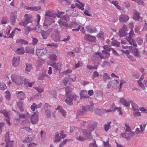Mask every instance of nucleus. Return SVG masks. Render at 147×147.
I'll list each match as a JSON object with an SVG mask.
<instances>
[{
	"mask_svg": "<svg viewBox=\"0 0 147 147\" xmlns=\"http://www.w3.org/2000/svg\"><path fill=\"white\" fill-rule=\"evenodd\" d=\"M67 98L65 100L66 102L69 105H72V98L74 100H76V98L78 97L76 95H72L71 92H66V95Z\"/></svg>",
	"mask_w": 147,
	"mask_h": 147,
	"instance_id": "f257e3e1",
	"label": "nucleus"
},
{
	"mask_svg": "<svg viewBox=\"0 0 147 147\" xmlns=\"http://www.w3.org/2000/svg\"><path fill=\"white\" fill-rule=\"evenodd\" d=\"M135 35L133 30L132 29H131L129 33V36L126 37L125 38L131 45H133L134 47H136L137 46L136 43L133 39L132 38V37Z\"/></svg>",
	"mask_w": 147,
	"mask_h": 147,
	"instance_id": "f03ea898",
	"label": "nucleus"
},
{
	"mask_svg": "<svg viewBox=\"0 0 147 147\" xmlns=\"http://www.w3.org/2000/svg\"><path fill=\"white\" fill-rule=\"evenodd\" d=\"M33 17L32 15L26 14L24 16V20H21L19 24L24 23L28 24L29 23H32V21Z\"/></svg>",
	"mask_w": 147,
	"mask_h": 147,
	"instance_id": "7ed1b4c3",
	"label": "nucleus"
},
{
	"mask_svg": "<svg viewBox=\"0 0 147 147\" xmlns=\"http://www.w3.org/2000/svg\"><path fill=\"white\" fill-rule=\"evenodd\" d=\"M30 120L31 123L33 124L37 123L38 121V114L36 113H34L31 116Z\"/></svg>",
	"mask_w": 147,
	"mask_h": 147,
	"instance_id": "20e7f679",
	"label": "nucleus"
},
{
	"mask_svg": "<svg viewBox=\"0 0 147 147\" xmlns=\"http://www.w3.org/2000/svg\"><path fill=\"white\" fill-rule=\"evenodd\" d=\"M76 76L73 75L72 78H70L69 76H68V77H65L63 80L62 82L66 86L69 80L71 82H74L76 80Z\"/></svg>",
	"mask_w": 147,
	"mask_h": 147,
	"instance_id": "39448f33",
	"label": "nucleus"
},
{
	"mask_svg": "<svg viewBox=\"0 0 147 147\" xmlns=\"http://www.w3.org/2000/svg\"><path fill=\"white\" fill-rule=\"evenodd\" d=\"M17 12L16 11H13L11 13L10 17V20L12 24H14L17 19Z\"/></svg>",
	"mask_w": 147,
	"mask_h": 147,
	"instance_id": "423d86ee",
	"label": "nucleus"
},
{
	"mask_svg": "<svg viewBox=\"0 0 147 147\" xmlns=\"http://www.w3.org/2000/svg\"><path fill=\"white\" fill-rule=\"evenodd\" d=\"M96 37L88 34H86L84 36V39L88 41L94 42L96 40Z\"/></svg>",
	"mask_w": 147,
	"mask_h": 147,
	"instance_id": "0eeeda50",
	"label": "nucleus"
},
{
	"mask_svg": "<svg viewBox=\"0 0 147 147\" xmlns=\"http://www.w3.org/2000/svg\"><path fill=\"white\" fill-rule=\"evenodd\" d=\"M47 52V50L45 49L36 50V55L39 57L46 54Z\"/></svg>",
	"mask_w": 147,
	"mask_h": 147,
	"instance_id": "6e6552de",
	"label": "nucleus"
},
{
	"mask_svg": "<svg viewBox=\"0 0 147 147\" xmlns=\"http://www.w3.org/2000/svg\"><path fill=\"white\" fill-rule=\"evenodd\" d=\"M140 13L139 12L136 10H134L133 16V19L138 21L142 20V18L140 16Z\"/></svg>",
	"mask_w": 147,
	"mask_h": 147,
	"instance_id": "1a4fd4ad",
	"label": "nucleus"
},
{
	"mask_svg": "<svg viewBox=\"0 0 147 147\" xmlns=\"http://www.w3.org/2000/svg\"><path fill=\"white\" fill-rule=\"evenodd\" d=\"M0 113L3 114L5 117H7V119H6L7 123L9 125H10L11 123L8 119V113L5 109L3 110L2 109H0Z\"/></svg>",
	"mask_w": 147,
	"mask_h": 147,
	"instance_id": "9d476101",
	"label": "nucleus"
},
{
	"mask_svg": "<svg viewBox=\"0 0 147 147\" xmlns=\"http://www.w3.org/2000/svg\"><path fill=\"white\" fill-rule=\"evenodd\" d=\"M129 19V17L125 15H121L119 17V21L122 22H126Z\"/></svg>",
	"mask_w": 147,
	"mask_h": 147,
	"instance_id": "9b49d317",
	"label": "nucleus"
},
{
	"mask_svg": "<svg viewBox=\"0 0 147 147\" xmlns=\"http://www.w3.org/2000/svg\"><path fill=\"white\" fill-rule=\"evenodd\" d=\"M86 31L90 33H95L97 32V30L96 28L95 27H91L90 26L86 27Z\"/></svg>",
	"mask_w": 147,
	"mask_h": 147,
	"instance_id": "f8f14e48",
	"label": "nucleus"
},
{
	"mask_svg": "<svg viewBox=\"0 0 147 147\" xmlns=\"http://www.w3.org/2000/svg\"><path fill=\"white\" fill-rule=\"evenodd\" d=\"M127 102L124 98H121L120 99V102L124 106L129 107H130V102Z\"/></svg>",
	"mask_w": 147,
	"mask_h": 147,
	"instance_id": "ddd939ff",
	"label": "nucleus"
},
{
	"mask_svg": "<svg viewBox=\"0 0 147 147\" xmlns=\"http://www.w3.org/2000/svg\"><path fill=\"white\" fill-rule=\"evenodd\" d=\"M25 78H24V77L20 76L18 79V82H17V83L16 84L18 85H20L22 84L24 82L25 84V80H26Z\"/></svg>",
	"mask_w": 147,
	"mask_h": 147,
	"instance_id": "4468645a",
	"label": "nucleus"
},
{
	"mask_svg": "<svg viewBox=\"0 0 147 147\" xmlns=\"http://www.w3.org/2000/svg\"><path fill=\"white\" fill-rule=\"evenodd\" d=\"M36 31L38 32L41 33L42 36L44 38L46 39L47 38L46 32L42 30L40 27H38V29H36Z\"/></svg>",
	"mask_w": 147,
	"mask_h": 147,
	"instance_id": "2eb2a0df",
	"label": "nucleus"
},
{
	"mask_svg": "<svg viewBox=\"0 0 147 147\" xmlns=\"http://www.w3.org/2000/svg\"><path fill=\"white\" fill-rule=\"evenodd\" d=\"M56 110H58L64 117H65L66 115V113L65 110L63 109L62 107L59 106L56 109Z\"/></svg>",
	"mask_w": 147,
	"mask_h": 147,
	"instance_id": "dca6fc26",
	"label": "nucleus"
},
{
	"mask_svg": "<svg viewBox=\"0 0 147 147\" xmlns=\"http://www.w3.org/2000/svg\"><path fill=\"white\" fill-rule=\"evenodd\" d=\"M89 110L91 111L93 110L92 105L87 106L85 107H83L82 108V112L83 113L86 112L87 110Z\"/></svg>",
	"mask_w": 147,
	"mask_h": 147,
	"instance_id": "f3484780",
	"label": "nucleus"
},
{
	"mask_svg": "<svg viewBox=\"0 0 147 147\" xmlns=\"http://www.w3.org/2000/svg\"><path fill=\"white\" fill-rule=\"evenodd\" d=\"M82 131L84 135L88 139H91L92 138V136L90 133V132L87 131V130L85 129L82 130Z\"/></svg>",
	"mask_w": 147,
	"mask_h": 147,
	"instance_id": "a211bd4d",
	"label": "nucleus"
},
{
	"mask_svg": "<svg viewBox=\"0 0 147 147\" xmlns=\"http://www.w3.org/2000/svg\"><path fill=\"white\" fill-rule=\"evenodd\" d=\"M20 61V58L19 57H14L13 58L12 64L15 67L17 66Z\"/></svg>",
	"mask_w": 147,
	"mask_h": 147,
	"instance_id": "6ab92c4d",
	"label": "nucleus"
},
{
	"mask_svg": "<svg viewBox=\"0 0 147 147\" xmlns=\"http://www.w3.org/2000/svg\"><path fill=\"white\" fill-rule=\"evenodd\" d=\"M40 9L41 7L39 6H34L32 7L27 6L26 7V9L27 10H30L31 11H37L38 10Z\"/></svg>",
	"mask_w": 147,
	"mask_h": 147,
	"instance_id": "aec40b11",
	"label": "nucleus"
},
{
	"mask_svg": "<svg viewBox=\"0 0 147 147\" xmlns=\"http://www.w3.org/2000/svg\"><path fill=\"white\" fill-rule=\"evenodd\" d=\"M26 65L25 73L28 74L31 71L32 67V65L30 64L26 63Z\"/></svg>",
	"mask_w": 147,
	"mask_h": 147,
	"instance_id": "412c9836",
	"label": "nucleus"
},
{
	"mask_svg": "<svg viewBox=\"0 0 147 147\" xmlns=\"http://www.w3.org/2000/svg\"><path fill=\"white\" fill-rule=\"evenodd\" d=\"M19 25L21 26H23L25 28V32L26 33H28L31 30V28L29 26H27V24H24V23H22L21 24H19Z\"/></svg>",
	"mask_w": 147,
	"mask_h": 147,
	"instance_id": "4be33fe9",
	"label": "nucleus"
},
{
	"mask_svg": "<svg viewBox=\"0 0 147 147\" xmlns=\"http://www.w3.org/2000/svg\"><path fill=\"white\" fill-rule=\"evenodd\" d=\"M19 76L15 74L12 75L11 76V79L12 81L15 82V84L17 83Z\"/></svg>",
	"mask_w": 147,
	"mask_h": 147,
	"instance_id": "5701e85b",
	"label": "nucleus"
},
{
	"mask_svg": "<svg viewBox=\"0 0 147 147\" xmlns=\"http://www.w3.org/2000/svg\"><path fill=\"white\" fill-rule=\"evenodd\" d=\"M49 58L50 60L51 61H53V62L56 61L57 60V56L55 54H54L49 55Z\"/></svg>",
	"mask_w": 147,
	"mask_h": 147,
	"instance_id": "b1692460",
	"label": "nucleus"
},
{
	"mask_svg": "<svg viewBox=\"0 0 147 147\" xmlns=\"http://www.w3.org/2000/svg\"><path fill=\"white\" fill-rule=\"evenodd\" d=\"M75 5L77 7L81 9L82 11L84 10V7L85 6V5L84 4L82 3H79V4L77 3H76Z\"/></svg>",
	"mask_w": 147,
	"mask_h": 147,
	"instance_id": "393cba45",
	"label": "nucleus"
},
{
	"mask_svg": "<svg viewBox=\"0 0 147 147\" xmlns=\"http://www.w3.org/2000/svg\"><path fill=\"white\" fill-rule=\"evenodd\" d=\"M61 137L58 133H56L55 135L54 142H59L61 140Z\"/></svg>",
	"mask_w": 147,
	"mask_h": 147,
	"instance_id": "a878e982",
	"label": "nucleus"
},
{
	"mask_svg": "<svg viewBox=\"0 0 147 147\" xmlns=\"http://www.w3.org/2000/svg\"><path fill=\"white\" fill-rule=\"evenodd\" d=\"M25 51L23 47L18 48L16 51V53L19 55H21L24 53Z\"/></svg>",
	"mask_w": 147,
	"mask_h": 147,
	"instance_id": "bb28decb",
	"label": "nucleus"
},
{
	"mask_svg": "<svg viewBox=\"0 0 147 147\" xmlns=\"http://www.w3.org/2000/svg\"><path fill=\"white\" fill-rule=\"evenodd\" d=\"M53 39L55 42H59L60 41V34L57 32V34L55 35L53 37Z\"/></svg>",
	"mask_w": 147,
	"mask_h": 147,
	"instance_id": "cd10ccee",
	"label": "nucleus"
},
{
	"mask_svg": "<svg viewBox=\"0 0 147 147\" xmlns=\"http://www.w3.org/2000/svg\"><path fill=\"white\" fill-rule=\"evenodd\" d=\"M123 30H119V35L120 37H123L125 36L127 34L126 31Z\"/></svg>",
	"mask_w": 147,
	"mask_h": 147,
	"instance_id": "c85d7f7f",
	"label": "nucleus"
},
{
	"mask_svg": "<svg viewBox=\"0 0 147 147\" xmlns=\"http://www.w3.org/2000/svg\"><path fill=\"white\" fill-rule=\"evenodd\" d=\"M111 123V121L108 122L107 124L104 125L105 130L106 131H108L111 127L110 124Z\"/></svg>",
	"mask_w": 147,
	"mask_h": 147,
	"instance_id": "c756f323",
	"label": "nucleus"
},
{
	"mask_svg": "<svg viewBox=\"0 0 147 147\" xmlns=\"http://www.w3.org/2000/svg\"><path fill=\"white\" fill-rule=\"evenodd\" d=\"M32 137H30L28 136L25 138L23 140V142L24 143H29L32 142Z\"/></svg>",
	"mask_w": 147,
	"mask_h": 147,
	"instance_id": "7c9ffc66",
	"label": "nucleus"
},
{
	"mask_svg": "<svg viewBox=\"0 0 147 147\" xmlns=\"http://www.w3.org/2000/svg\"><path fill=\"white\" fill-rule=\"evenodd\" d=\"M34 49L30 47H28L26 49V53L32 54L34 53Z\"/></svg>",
	"mask_w": 147,
	"mask_h": 147,
	"instance_id": "2f4dec72",
	"label": "nucleus"
},
{
	"mask_svg": "<svg viewBox=\"0 0 147 147\" xmlns=\"http://www.w3.org/2000/svg\"><path fill=\"white\" fill-rule=\"evenodd\" d=\"M17 96L18 98L20 100H23L25 98L24 92H18Z\"/></svg>",
	"mask_w": 147,
	"mask_h": 147,
	"instance_id": "473e14b6",
	"label": "nucleus"
},
{
	"mask_svg": "<svg viewBox=\"0 0 147 147\" xmlns=\"http://www.w3.org/2000/svg\"><path fill=\"white\" fill-rule=\"evenodd\" d=\"M96 126V125H93L90 126H89L88 127L87 131L89 132H91L95 129Z\"/></svg>",
	"mask_w": 147,
	"mask_h": 147,
	"instance_id": "72a5a7b5",
	"label": "nucleus"
},
{
	"mask_svg": "<svg viewBox=\"0 0 147 147\" xmlns=\"http://www.w3.org/2000/svg\"><path fill=\"white\" fill-rule=\"evenodd\" d=\"M58 23H59V24L61 26H65L66 27H68V25L66 23V22H65L62 21L61 20H59L58 21Z\"/></svg>",
	"mask_w": 147,
	"mask_h": 147,
	"instance_id": "f704fd0d",
	"label": "nucleus"
},
{
	"mask_svg": "<svg viewBox=\"0 0 147 147\" xmlns=\"http://www.w3.org/2000/svg\"><path fill=\"white\" fill-rule=\"evenodd\" d=\"M120 136L122 138H125L126 140H128L129 137H128V133L123 132L120 134Z\"/></svg>",
	"mask_w": 147,
	"mask_h": 147,
	"instance_id": "c9c22d12",
	"label": "nucleus"
},
{
	"mask_svg": "<svg viewBox=\"0 0 147 147\" xmlns=\"http://www.w3.org/2000/svg\"><path fill=\"white\" fill-rule=\"evenodd\" d=\"M130 103H131V105L132 107V110L133 111H135L136 110H139V108L136 104L133 102L132 101L130 102Z\"/></svg>",
	"mask_w": 147,
	"mask_h": 147,
	"instance_id": "e433bc0d",
	"label": "nucleus"
},
{
	"mask_svg": "<svg viewBox=\"0 0 147 147\" xmlns=\"http://www.w3.org/2000/svg\"><path fill=\"white\" fill-rule=\"evenodd\" d=\"M125 127L124 128L125 132H129L131 131V129L128 124L126 123L125 124Z\"/></svg>",
	"mask_w": 147,
	"mask_h": 147,
	"instance_id": "4c0bfd02",
	"label": "nucleus"
},
{
	"mask_svg": "<svg viewBox=\"0 0 147 147\" xmlns=\"http://www.w3.org/2000/svg\"><path fill=\"white\" fill-rule=\"evenodd\" d=\"M16 42L20 43L21 44L24 45H28V42L26 40H25L22 39H20L16 41Z\"/></svg>",
	"mask_w": 147,
	"mask_h": 147,
	"instance_id": "58836bf2",
	"label": "nucleus"
},
{
	"mask_svg": "<svg viewBox=\"0 0 147 147\" xmlns=\"http://www.w3.org/2000/svg\"><path fill=\"white\" fill-rule=\"evenodd\" d=\"M143 79L140 78L139 80H137V82L139 86L142 89L144 90L145 89V87L141 82V81Z\"/></svg>",
	"mask_w": 147,
	"mask_h": 147,
	"instance_id": "ea45409f",
	"label": "nucleus"
},
{
	"mask_svg": "<svg viewBox=\"0 0 147 147\" xmlns=\"http://www.w3.org/2000/svg\"><path fill=\"white\" fill-rule=\"evenodd\" d=\"M80 98H86L88 97L87 92H80Z\"/></svg>",
	"mask_w": 147,
	"mask_h": 147,
	"instance_id": "a19ab883",
	"label": "nucleus"
},
{
	"mask_svg": "<svg viewBox=\"0 0 147 147\" xmlns=\"http://www.w3.org/2000/svg\"><path fill=\"white\" fill-rule=\"evenodd\" d=\"M104 111H104L103 109H96L94 110L95 113L97 114H103V112Z\"/></svg>",
	"mask_w": 147,
	"mask_h": 147,
	"instance_id": "79ce46f5",
	"label": "nucleus"
},
{
	"mask_svg": "<svg viewBox=\"0 0 147 147\" xmlns=\"http://www.w3.org/2000/svg\"><path fill=\"white\" fill-rule=\"evenodd\" d=\"M45 113L47 117H51V111L50 110L46 109L45 110Z\"/></svg>",
	"mask_w": 147,
	"mask_h": 147,
	"instance_id": "37998d69",
	"label": "nucleus"
},
{
	"mask_svg": "<svg viewBox=\"0 0 147 147\" xmlns=\"http://www.w3.org/2000/svg\"><path fill=\"white\" fill-rule=\"evenodd\" d=\"M49 65L54 68L56 70H58L59 69V65L56 63H53Z\"/></svg>",
	"mask_w": 147,
	"mask_h": 147,
	"instance_id": "c03bdc74",
	"label": "nucleus"
},
{
	"mask_svg": "<svg viewBox=\"0 0 147 147\" xmlns=\"http://www.w3.org/2000/svg\"><path fill=\"white\" fill-rule=\"evenodd\" d=\"M110 78V77L109 75L107 73H105L103 76V80L105 82H106L107 80Z\"/></svg>",
	"mask_w": 147,
	"mask_h": 147,
	"instance_id": "a18cd8bd",
	"label": "nucleus"
},
{
	"mask_svg": "<svg viewBox=\"0 0 147 147\" xmlns=\"http://www.w3.org/2000/svg\"><path fill=\"white\" fill-rule=\"evenodd\" d=\"M7 88L5 84L3 82L0 83V89L2 90H4Z\"/></svg>",
	"mask_w": 147,
	"mask_h": 147,
	"instance_id": "49530a36",
	"label": "nucleus"
},
{
	"mask_svg": "<svg viewBox=\"0 0 147 147\" xmlns=\"http://www.w3.org/2000/svg\"><path fill=\"white\" fill-rule=\"evenodd\" d=\"M18 106L19 108V109L21 111H23V109L22 108L23 103L22 102L20 101L17 103Z\"/></svg>",
	"mask_w": 147,
	"mask_h": 147,
	"instance_id": "de8ad7c7",
	"label": "nucleus"
},
{
	"mask_svg": "<svg viewBox=\"0 0 147 147\" xmlns=\"http://www.w3.org/2000/svg\"><path fill=\"white\" fill-rule=\"evenodd\" d=\"M45 76H47L49 78V76L45 73H43L39 75L38 79L39 80H43Z\"/></svg>",
	"mask_w": 147,
	"mask_h": 147,
	"instance_id": "09e8293b",
	"label": "nucleus"
},
{
	"mask_svg": "<svg viewBox=\"0 0 147 147\" xmlns=\"http://www.w3.org/2000/svg\"><path fill=\"white\" fill-rule=\"evenodd\" d=\"M69 140L68 139H65L63 140V141L60 143L59 145V147H63L64 146L67 141Z\"/></svg>",
	"mask_w": 147,
	"mask_h": 147,
	"instance_id": "8fccbe9b",
	"label": "nucleus"
},
{
	"mask_svg": "<svg viewBox=\"0 0 147 147\" xmlns=\"http://www.w3.org/2000/svg\"><path fill=\"white\" fill-rule=\"evenodd\" d=\"M34 82H29L28 80H25V84L28 85L29 87H31L34 84Z\"/></svg>",
	"mask_w": 147,
	"mask_h": 147,
	"instance_id": "3c124183",
	"label": "nucleus"
},
{
	"mask_svg": "<svg viewBox=\"0 0 147 147\" xmlns=\"http://www.w3.org/2000/svg\"><path fill=\"white\" fill-rule=\"evenodd\" d=\"M13 142L12 141H9L6 142V147H12L13 146Z\"/></svg>",
	"mask_w": 147,
	"mask_h": 147,
	"instance_id": "603ef678",
	"label": "nucleus"
},
{
	"mask_svg": "<svg viewBox=\"0 0 147 147\" xmlns=\"http://www.w3.org/2000/svg\"><path fill=\"white\" fill-rule=\"evenodd\" d=\"M45 16H49L53 18H55L54 15L53 14L50 12H46L45 13Z\"/></svg>",
	"mask_w": 147,
	"mask_h": 147,
	"instance_id": "864d4df0",
	"label": "nucleus"
},
{
	"mask_svg": "<svg viewBox=\"0 0 147 147\" xmlns=\"http://www.w3.org/2000/svg\"><path fill=\"white\" fill-rule=\"evenodd\" d=\"M112 3L118 9H121L120 7L118 5V2L117 1H112Z\"/></svg>",
	"mask_w": 147,
	"mask_h": 147,
	"instance_id": "5fc2aeb1",
	"label": "nucleus"
},
{
	"mask_svg": "<svg viewBox=\"0 0 147 147\" xmlns=\"http://www.w3.org/2000/svg\"><path fill=\"white\" fill-rule=\"evenodd\" d=\"M128 140H129L131 137H133L135 135V133L134 131H131L128 133Z\"/></svg>",
	"mask_w": 147,
	"mask_h": 147,
	"instance_id": "6e6d98bb",
	"label": "nucleus"
},
{
	"mask_svg": "<svg viewBox=\"0 0 147 147\" xmlns=\"http://www.w3.org/2000/svg\"><path fill=\"white\" fill-rule=\"evenodd\" d=\"M83 65V62L82 61H78V63L76 64L75 66V68L76 69Z\"/></svg>",
	"mask_w": 147,
	"mask_h": 147,
	"instance_id": "4d7b16f0",
	"label": "nucleus"
},
{
	"mask_svg": "<svg viewBox=\"0 0 147 147\" xmlns=\"http://www.w3.org/2000/svg\"><path fill=\"white\" fill-rule=\"evenodd\" d=\"M137 41L139 45H141L143 42L142 39L140 37H138L137 38Z\"/></svg>",
	"mask_w": 147,
	"mask_h": 147,
	"instance_id": "13d9d810",
	"label": "nucleus"
},
{
	"mask_svg": "<svg viewBox=\"0 0 147 147\" xmlns=\"http://www.w3.org/2000/svg\"><path fill=\"white\" fill-rule=\"evenodd\" d=\"M139 110H136L134 111L133 115L136 117L139 116L141 115L139 111Z\"/></svg>",
	"mask_w": 147,
	"mask_h": 147,
	"instance_id": "bf43d9fd",
	"label": "nucleus"
},
{
	"mask_svg": "<svg viewBox=\"0 0 147 147\" xmlns=\"http://www.w3.org/2000/svg\"><path fill=\"white\" fill-rule=\"evenodd\" d=\"M65 14L64 12H60L58 11V13L56 14V16L57 17L59 18H62L63 16V15Z\"/></svg>",
	"mask_w": 147,
	"mask_h": 147,
	"instance_id": "052dcab7",
	"label": "nucleus"
},
{
	"mask_svg": "<svg viewBox=\"0 0 147 147\" xmlns=\"http://www.w3.org/2000/svg\"><path fill=\"white\" fill-rule=\"evenodd\" d=\"M121 109L120 107H115V108H114V111H115L116 110L119 113V114L121 115L122 113L121 111Z\"/></svg>",
	"mask_w": 147,
	"mask_h": 147,
	"instance_id": "680f3d73",
	"label": "nucleus"
},
{
	"mask_svg": "<svg viewBox=\"0 0 147 147\" xmlns=\"http://www.w3.org/2000/svg\"><path fill=\"white\" fill-rule=\"evenodd\" d=\"M48 46L53 47L55 48L57 47L58 46V44L56 43H52L51 44H49L47 45Z\"/></svg>",
	"mask_w": 147,
	"mask_h": 147,
	"instance_id": "e2e57ef3",
	"label": "nucleus"
},
{
	"mask_svg": "<svg viewBox=\"0 0 147 147\" xmlns=\"http://www.w3.org/2000/svg\"><path fill=\"white\" fill-rule=\"evenodd\" d=\"M31 108L32 111H34L35 109L37 108V105L35 103H33L31 106Z\"/></svg>",
	"mask_w": 147,
	"mask_h": 147,
	"instance_id": "0e129e2a",
	"label": "nucleus"
},
{
	"mask_svg": "<svg viewBox=\"0 0 147 147\" xmlns=\"http://www.w3.org/2000/svg\"><path fill=\"white\" fill-rule=\"evenodd\" d=\"M136 51L134 53V55L136 57H141V55L140 54V53L138 51L137 49H136Z\"/></svg>",
	"mask_w": 147,
	"mask_h": 147,
	"instance_id": "69168bd1",
	"label": "nucleus"
},
{
	"mask_svg": "<svg viewBox=\"0 0 147 147\" xmlns=\"http://www.w3.org/2000/svg\"><path fill=\"white\" fill-rule=\"evenodd\" d=\"M89 146L90 147H97V145L95 141L94 140L92 143H91L89 144Z\"/></svg>",
	"mask_w": 147,
	"mask_h": 147,
	"instance_id": "338daca9",
	"label": "nucleus"
},
{
	"mask_svg": "<svg viewBox=\"0 0 147 147\" xmlns=\"http://www.w3.org/2000/svg\"><path fill=\"white\" fill-rule=\"evenodd\" d=\"M36 145L37 144L34 143H32L27 145L28 147H36Z\"/></svg>",
	"mask_w": 147,
	"mask_h": 147,
	"instance_id": "774afa93",
	"label": "nucleus"
}]
</instances>
